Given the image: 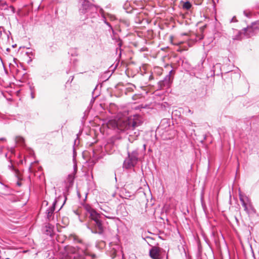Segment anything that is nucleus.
Here are the masks:
<instances>
[{
    "instance_id": "13",
    "label": "nucleus",
    "mask_w": 259,
    "mask_h": 259,
    "mask_svg": "<svg viewBox=\"0 0 259 259\" xmlns=\"http://www.w3.org/2000/svg\"><path fill=\"white\" fill-rule=\"evenodd\" d=\"M0 6L2 7L4 9H7L9 8L13 14L15 12V8L13 6H8L7 2L4 0H0Z\"/></svg>"
},
{
    "instance_id": "10",
    "label": "nucleus",
    "mask_w": 259,
    "mask_h": 259,
    "mask_svg": "<svg viewBox=\"0 0 259 259\" xmlns=\"http://www.w3.org/2000/svg\"><path fill=\"white\" fill-rule=\"evenodd\" d=\"M11 192V188L0 181V196L9 195Z\"/></svg>"
},
{
    "instance_id": "34",
    "label": "nucleus",
    "mask_w": 259,
    "mask_h": 259,
    "mask_svg": "<svg viewBox=\"0 0 259 259\" xmlns=\"http://www.w3.org/2000/svg\"><path fill=\"white\" fill-rule=\"evenodd\" d=\"M91 256H92V258H95V257H96V255H95V254H92V255H91Z\"/></svg>"
},
{
    "instance_id": "4",
    "label": "nucleus",
    "mask_w": 259,
    "mask_h": 259,
    "mask_svg": "<svg viewBox=\"0 0 259 259\" xmlns=\"http://www.w3.org/2000/svg\"><path fill=\"white\" fill-rule=\"evenodd\" d=\"M166 68H170L167 75H166L163 80H160L158 83V88L160 90L169 88L173 81L174 75L175 71L173 70V67L171 65L167 64L165 66Z\"/></svg>"
},
{
    "instance_id": "22",
    "label": "nucleus",
    "mask_w": 259,
    "mask_h": 259,
    "mask_svg": "<svg viewBox=\"0 0 259 259\" xmlns=\"http://www.w3.org/2000/svg\"><path fill=\"white\" fill-rule=\"evenodd\" d=\"M243 14L246 17H248V18H250L251 16V13L249 11H243Z\"/></svg>"
},
{
    "instance_id": "2",
    "label": "nucleus",
    "mask_w": 259,
    "mask_h": 259,
    "mask_svg": "<svg viewBox=\"0 0 259 259\" xmlns=\"http://www.w3.org/2000/svg\"><path fill=\"white\" fill-rule=\"evenodd\" d=\"M259 30V22L255 21L251 23L250 25L247 26L246 28H243L239 31L235 36H233L234 40H240L243 37H251L257 33Z\"/></svg>"
},
{
    "instance_id": "32",
    "label": "nucleus",
    "mask_w": 259,
    "mask_h": 259,
    "mask_svg": "<svg viewBox=\"0 0 259 259\" xmlns=\"http://www.w3.org/2000/svg\"><path fill=\"white\" fill-rule=\"evenodd\" d=\"M6 140L4 138H0V141H5Z\"/></svg>"
},
{
    "instance_id": "16",
    "label": "nucleus",
    "mask_w": 259,
    "mask_h": 259,
    "mask_svg": "<svg viewBox=\"0 0 259 259\" xmlns=\"http://www.w3.org/2000/svg\"><path fill=\"white\" fill-rule=\"evenodd\" d=\"M15 141H16V143L17 144H18L21 146H23L25 145V140L22 137H20V136L16 137V139H15Z\"/></svg>"
},
{
    "instance_id": "38",
    "label": "nucleus",
    "mask_w": 259,
    "mask_h": 259,
    "mask_svg": "<svg viewBox=\"0 0 259 259\" xmlns=\"http://www.w3.org/2000/svg\"><path fill=\"white\" fill-rule=\"evenodd\" d=\"M17 185H18V186H21V183H19V182H18V183H17Z\"/></svg>"
},
{
    "instance_id": "23",
    "label": "nucleus",
    "mask_w": 259,
    "mask_h": 259,
    "mask_svg": "<svg viewBox=\"0 0 259 259\" xmlns=\"http://www.w3.org/2000/svg\"><path fill=\"white\" fill-rule=\"evenodd\" d=\"M3 32H4L6 33V32L5 31V28L4 27L1 26L0 27V38L2 37Z\"/></svg>"
},
{
    "instance_id": "39",
    "label": "nucleus",
    "mask_w": 259,
    "mask_h": 259,
    "mask_svg": "<svg viewBox=\"0 0 259 259\" xmlns=\"http://www.w3.org/2000/svg\"><path fill=\"white\" fill-rule=\"evenodd\" d=\"M166 259H168V254H166Z\"/></svg>"
},
{
    "instance_id": "3",
    "label": "nucleus",
    "mask_w": 259,
    "mask_h": 259,
    "mask_svg": "<svg viewBox=\"0 0 259 259\" xmlns=\"http://www.w3.org/2000/svg\"><path fill=\"white\" fill-rule=\"evenodd\" d=\"M127 155L123 163V167L127 169L133 168L137 164L140 156L139 149L137 148L132 152L128 151Z\"/></svg>"
},
{
    "instance_id": "14",
    "label": "nucleus",
    "mask_w": 259,
    "mask_h": 259,
    "mask_svg": "<svg viewBox=\"0 0 259 259\" xmlns=\"http://www.w3.org/2000/svg\"><path fill=\"white\" fill-rule=\"evenodd\" d=\"M90 217L94 221H98V220L100 219L101 215L99 213H97L95 209H94L90 213Z\"/></svg>"
},
{
    "instance_id": "12",
    "label": "nucleus",
    "mask_w": 259,
    "mask_h": 259,
    "mask_svg": "<svg viewBox=\"0 0 259 259\" xmlns=\"http://www.w3.org/2000/svg\"><path fill=\"white\" fill-rule=\"evenodd\" d=\"M212 71L213 72L214 75L218 76L222 74L221 63H217L214 65L212 68Z\"/></svg>"
},
{
    "instance_id": "7",
    "label": "nucleus",
    "mask_w": 259,
    "mask_h": 259,
    "mask_svg": "<svg viewBox=\"0 0 259 259\" xmlns=\"http://www.w3.org/2000/svg\"><path fill=\"white\" fill-rule=\"evenodd\" d=\"M163 252H165V251L162 249L154 246L150 250L149 254L152 259H163Z\"/></svg>"
},
{
    "instance_id": "21",
    "label": "nucleus",
    "mask_w": 259,
    "mask_h": 259,
    "mask_svg": "<svg viewBox=\"0 0 259 259\" xmlns=\"http://www.w3.org/2000/svg\"><path fill=\"white\" fill-rule=\"evenodd\" d=\"M85 209L89 214L94 209L89 205L85 206Z\"/></svg>"
},
{
    "instance_id": "36",
    "label": "nucleus",
    "mask_w": 259,
    "mask_h": 259,
    "mask_svg": "<svg viewBox=\"0 0 259 259\" xmlns=\"http://www.w3.org/2000/svg\"><path fill=\"white\" fill-rule=\"evenodd\" d=\"M76 154L75 153V150H74V149H73V155H74V156H75V155Z\"/></svg>"
},
{
    "instance_id": "11",
    "label": "nucleus",
    "mask_w": 259,
    "mask_h": 259,
    "mask_svg": "<svg viewBox=\"0 0 259 259\" xmlns=\"http://www.w3.org/2000/svg\"><path fill=\"white\" fill-rule=\"evenodd\" d=\"M56 205V202H54L53 203V205L52 206L50 207L47 210H46V214L48 220H50L51 217L52 216L53 214L54 213V210H55V207Z\"/></svg>"
},
{
    "instance_id": "20",
    "label": "nucleus",
    "mask_w": 259,
    "mask_h": 259,
    "mask_svg": "<svg viewBox=\"0 0 259 259\" xmlns=\"http://www.w3.org/2000/svg\"><path fill=\"white\" fill-rule=\"evenodd\" d=\"M106 16L108 18V19L111 21H113L116 19L115 16L113 14L110 13H106Z\"/></svg>"
},
{
    "instance_id": "35",
    "label": "nucleus",
    "mask_w": 259,
    "mask_h": 259,
    "mask_svg": "<svg viewBox=\"0 0 259 259\" xmlns=\"http://www.w3.org/2000/svg\"><path fill=\"white\" fill-rule=\"evenodd\" d=\"M9 166L10 168H12L13 169H14L13 166L12 164L11 165H9Z\"/></svg>"
},
{
    "instance_id": "8",
    "label": "nucleus",
    "mask_w": 259,
    "mask_h": 259,
    "mask_svg": "<svg viewBox=\"0 0 259 259\" xmlns=\"http://www.w3.org/2000/svg\"><path fill=\"white\" fill-rule=\"evenodd\" d=\"M77 251L78 250L76 248L72 246L69 247L68 252L72 254L70 256V258L73 259H86L84 255L80 254Z\"/></svg>"
},
{
    "instance_id": "27",
    "label": "nucleus",
    "mask_w": 259,
    "mask_h": 259,
    "mask_svg": "<svg viewBox=\"0 0 259 259\" xmlns=\"http://www.w3.org/2000/svg\"><path fill=\"white\" fill-rule=\"evenodd\" d=\"M105 24L107 26H108L109 27V30H111L113 31V28H112V26L111 25V24H110L109 22H106V23H105Z\"/></svg>"
},
{
    "instance_id": "29",
    "label": "nucleus",
    "mask_w": 259,
    "mask_h": 259,
    "mask_svg": "<svg viewBox=\"0 0 259 259\" xmlns=\"http://www.w3.org/2000/svg\"><path fill=\"white\" fill-rule=\"evenodd\" d=\"M187 125H191L193 124V123L191 121H188L187 122Z\"/></svg>"
},
{
    "instance_id": "1",
    "label": "nucleus",
    "mask_w": 259,
    "mask_h": 259,
    "mask_svg": "<svg viewBox=\"0 0 259 259\" xmlns=\"http://www.w3.org/2000/svg\"><path fill=\"white\" fill-rule=\"evenodd\" d=\"M143 122L141 116L134 115L127 119L120 120L117 122L116 126L121 131H127V134L129 135L128 140H134L140 135V132L136 128L140 126Z\"/></svg>"
},
{
    "instance_id": "5",
    "label": "nucleus",
    "mask_w": 259,
    "mask_h": 259,
    "mask_svg": "<svg viewBox=\"0 0 259 259\" xmlns=\"http://www.w3.org/2000/svg\"><path fill=\"white\" fill-rule=\"evenodd\" d=\"M239 200L244 208V211L248 216L253 215L256 212V211L253 206L250 198L246 195H243L241 193L239 194Z\"/></svg>"
},
{
    "instance_id": "37",
    "label": "nucleus",
    "mask_w": 259,
    "mask_h": 259,
    "mask_svg": "<svg viewBox=\"0 0 259 259\" xmlns=\"http://www.w3.org/2000/svg\"><path fill=\"white\" fill-rule=\"evenodd\" d=\"M203 38V36H200V37L199 38V39H202Z\"/></svg>"
},
{
    "instance_id": "33",
    "label": "nucleus",
    "mask_w": 259,
    "mask_h": 259,
    "mask_svg": "<svg viewBox=\"0 0 259 259\" xmlns=\"http://www.w3.org/2000/svg\"><path fill=\"white\" fill-rule=\"evenodd\" d=\"M149 79H153V76L152 75H150V76H149Z\"/></svg>"
},
{
    "instance_id": "30",
    "label": "nucleus",
    "mask_w": 259,
    "mask_h": 259,
    "mask_svg": "<svg viewBox=\"0 0 259 259\" xmlns=\"http://www.w3.org/2000/svg\"><path fill=\"white\" fill-rule=\"evenodd\" d=\"M98 96H96L95 98H93V99L91 100V103H93L95 100V98L97 97Z\"/></svg>"
},
{
    "instance_id": "15",
    "label": "nucleus",
    "mask_w": 259,
    "mask_h": 259,
    "mask_svg": "<svg viewBox=\"0 0 259 259\" xmlns=\"http://www.w3.org/2000/svg\"><path fill=\"white\" fill-rule=\"evenodd\" d=\"M136 89L135 85L129 83L128 87H126L125 90V94H128L130 93L133 92L134 90Z\"/></svg>"
},
{
    "instance_id": "19",
    "label": "nucleus",
    "mask_w": 259,
    "mask_h": 259,
    "mask_svg": "<svg viewBox=\"0 0 259 259\" xmlns=\"http://www.w3.org/2000/svg\"><path fill=\"white\" fill-rule=\"evenodd\" d=\"M118 47L116 48V52H117L118 51H119V56H120L121 55V46H122V41L120 40L119 41L117 44Z\"/></svg>"
},
{
    "instance_id": "24",
    "label": "nucleus",
    "mask_w": 259,
    "mask_h": 259,
    "mask_svg": "<svg viewBox=\"0 0 259 259\" xmlns=\"http://www.w3.org/2000/svg\"><path fill=\"white\" fill-rule=\"evenodd\" d=\"M106 17H107L106 15H102V16L101 17L102 20L103 21V22L104 23H105L107 22Z\"/></svg>"
},
{
    "instance_id": "25",
    "label": "nucleus",
    "mask_w": 259,
    "mask_h": 259,
    "mask_svg": "<svg viewBox=\"0 0 259 259\" xmlns=\"http://www.w3.org/2000/svg\"><path fill=\"white\" fill-rule=\"evenodd\" d=\"M68 181H69L70 183V184L72 183L73 181V177L71 175H70L68 176Z\"/></svg>"
},
{
    "instance_id": "17",
    "label": "nucleus",
    "mask_w": 259,
    "mask_h": 259,
    "mask_svg": "<svg viewBox=\"0 0 259 259\" xmlns=\"http://www.w3.org/2000/svg\"><path fill=\"white\" fill-rule=\"evenodd\" d=\"M163 69L160 67H155L154 68V72L158 75H161L162 74Z\"/></svg>"
},
{
    "instance_id": "26",
    "label": "nucleus",
    "mask_w": 259,
    "mask_h": 259,
    "mask_svg": "<svg viewBox=\"0 0 259 259\" xmlns=\"http://www.w3.org/2000/svg\"><path fill=\"white\" fill-rule=\"evenodd\" d=\"M99 13L101 14V16H102V15H106V14L105 13L104 11L103 10V9L101 8L99 10Z\"/></svg>"
},
{
    "instance_id": "9",
    "label": "nucleus",
    "mask_w": 259,
    "mask_h": 259,
    "mask_svg": "<svg viewBox=\"0 0 259 259\" xmlns=\"http://www.w3.org/2000/svg\"><path fill=\"white\" fill-rule=\"evenodd\" d=\"M95 223V228L96 231H94L92 229L90 228H88L91 230L93 233H97L99 234H102L104 232V227L103 226V224L100 219L98 220V221H94Z\"/></svg>"
},
{
    "instance_id": "31",
    "label": "nucleus",
    "mask_w": 259,
    "mask_h": 259,
    "mask_svg": "<svg viewBox=\"0 0 259 259\" xmlns=\"http://www.w3.org/2000/svg\"><path fill=\"white\" fill-rule=\"evenodd\" d=\"M11 200H12V201H13V202L16 201V199L14 196H12V198L11 199Z\"/></svg>"
},
{
    "instance_id": "40",
    "label": "nucleus",
    "mask_w": 259,
    "mask_h": 259,
    "mask_svg": "<svg viewBox=\"0 0 259 259\" xmlns=\"http://www.w3.org/2000/svg\"><path fill=\"white\" fill-rule=\"evenodd\" d=\"M166 120V119H163V120H162V121H163H163H165V120Z\"/></svg>"
},
{
    "instance_id": "6",
    "label": "nucleus",
    "mask_w": 259,
    "mask_h": 259,
    "mask_svg": "<svg viewBox=\"0 0 259 259\" xmlns=\"http://www.w3.org/2000/svg\"><path fill=\"white\" fill-rule=\"evenodd\" d=\"M96 10V8L94 5L92 4L88 0H83L81 7L80 8L79 11L82 14H87L89 16V13H92Z\"/></svg>"
},
{
    "instance_id": "18",
    "label": "nucleus",
    "mask_w": 259,
    "mask_h": 259,
    "mask_svg": "<svg viewBox=\"0 0 259 259\" xmlns=\"http://www.w3.org/2000/svg\"><path fill=\"white\" fill-rule=\"evenodd\" d=\"M191 7H192L191 4L188 1L184 3L182 5L183 9L186 10H189L191 8Z\"/></svg>"
},
{
    "instance_id": "28",
    "label": "nucleus",
    "mask_w": 259,
    "mask_h": 259,
    "mask_svg": "<svg viewBox=\"0 0 259 259\" xmlns=\"http://www.w3.org/2000/svg\"><path fill=\"white\" fill-rule=\"evenodd\" d=\"M74 240H75L76 241H77V242H79V243H81L82 242L81 240L77 238L76 236L74 237Z\"/></svg>"
}]
</instances>
